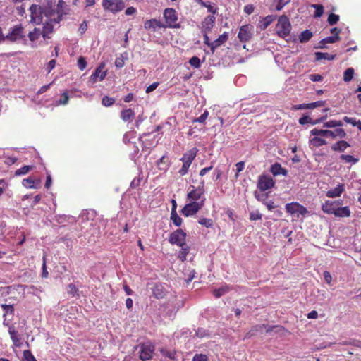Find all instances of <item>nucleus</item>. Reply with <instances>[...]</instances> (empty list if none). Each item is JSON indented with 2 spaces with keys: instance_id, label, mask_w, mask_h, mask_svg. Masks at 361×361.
<instances>
[{
  "instance_id": "obj_1",
  "label": "nucleus",
  "mask_w": 361,
  "mask_h": 361,
  "mask_svg": "<svg viewBox=\"0 0 361 361\" xmlns=\"http://www.w3.org/2000/svg\"><path fill=\"white\" fill-rule=\"evenodd\" d=\"M310 135L335 139L337 137L344 138L346 136V133L343 128H337L334 130L314 128L310 131Z\"/></svg>"
},
{
  "instance_id": "obj_40",
  "label": "nucleus",
  "mask_w": 361,
  "mask_h": 361,
  "mask_svg": "<svg viewBox=\"0 0 361 361\" xmlns=\"http://www.w3.org/2000/svg\"><path fill=\"white\" fill-rule=\"evenodd\" d=\"M32 166H24L15 171V176H19L27 174L32 169Z\"/></svg>"
},
{
  "instance_id": "obj_7",
  "label": "nucleus",
  "mask_w": 361,
  "mask_h": 361,
  "mask_svg": "<svg viewBox=\"0 0 361 361\" xmlns=\"http://www.w3.org/2000/svg\"><path fill=\"white\" fill-rule=\"evenodd\" d=\"M205 199L203 198L200 202H191L186 204L181 209V214L188 217L197 214L204 204Z\"/></svg>"
},
{
  "instance_id": "obj_39",
  "label": "nucleus",
  "mask_w": 361,
  "mask_h": 361,
  "mask_svg": "<svg viewBox=\"0 0 361 361\" xmlns=\"http://www.w3.org/2000/svg\"><path fill=\"white\" fill-rule=\"evenodd\" d=\"M354 75V69L353 68H348L343 73V80L345 82H350Z\"/></svg>"
},
{
  "instance_id": "obj_43",
  "label": "nucleus",
  "mask_w": 361,
  "mask_h": 361,
  "mask_svg": "<svg viewBox=\"0 0 361 361\" xmlns=\"http://www.w3.org/2000/svg\"><path fill=\"white\" fill-rule=\"evenodd\" d=\"M340 40V37L338 35H332L327 37L322 40H321L320 43L322 44H325L327 43H335Z\"/></svg>"
},
{
  "instance_id": "obj_59",
  "label": "nucleus",
  "mask_w": 361,
  "mask_h": 361,
  "mask_svg": "<svg viewBox=\"0 0 361 361\" xmlns=\"http://www.w3.org/2000/svg\"><path fill=\"white\" fill-rule=\"evenodd\" d=\"M292 109L296 111V110H300V109H310V105L308 103V104H300L294 105L292 107Z\"/></svg>"
},
{
  "instance_id": "obj_4",
  "label": "nucleus",
  "mask_w": 361,
  "mask_h": 361,
  "mask_svg": "<svg viewBox=\"0 0 361 361\" xmlns=\"http://www.w3.org/2000/svg\"><path fill=\"white\" fill-rule=\"evenodd\" d=\"M164 18L166 23V27L179 28L180 24L177 23L178 15L174 8H168L164 11Z\"/></svg>"
},
{
  "instance_id": "obj_21",
  "label": "nucleus",
  "mask_w": 361,
  "mask_h": 361,
  "mask_svg": "<svg viewBox=\"0 0 361 361\" xmlns=\"http://www.w3.org/2000/svg\"><path fill=\"white\" fill-rule=\"evenodd\" d=\"M345 190V186L344 184H338L335 188L333 190H328L326 192V197L329 198H335L338 197L341 195V194Z\"/></svg>"
},
{
  "instance_id": "obj_24",
  "label": "nucleus",
  "mask_w": 361,
  "mask_h": 361,
  "mask_svg": "<svg viewBox=\"0 0 361 361\" xmlns=\"http://www.w3.org/2000/svg\"><path fill=\"white\" fill-rule=\"evenodd\" d=\"M270 171L274 176L279 175L286 176L288 175V171L283 168L279 163H275L271 165Z\"/></svg>"
},
{
  "instance_id": "obj_27",
  "label": "nucleus",
  "mask_w": 361,
  "mask_h": 361,
  "mask_svg": "<svg viewBox=\"0 0 361 361\" xmlns=\"http://www.w3.org/2000/svg\"><path fill=\"white\" fill-rule=\"evenodd\" d=\"M350 214H351V212H350L349 207L345 206V207H337L334 215L336 217L343 218V217H349L350 216Z\"/></svg>"
},
{
  "instance_id": "obj_36",
  "label": "nucleus",
  "mask_w": 361,
  "mask_h": 361,
  "mask_svg": "<svg viewBox=\"0 0 361 361\" xmlns=\"http://www.w3.org/2000/svg\"><path fill=\"white\" fill-rule=\"evenodd\" d=\"M316 59L317 60H321V59H327V60H334L336 57V55H331L329 53H323V52H317L315 53Z\"/></svg>"
},
{
  "instance_id": "obj_51",
  "label": "nucleus",
  "mask_w": 361,
  "mask_h": 361,
  "mask_svg": "<svg viewBox=\"0 0 361 361\" xmlns=\"http://www.w3.org/2000/svg\"><path fill=\"white\" fill-rule=\"evenodd\" d=\"M115 102V100L114 98L109 97L108 96H105L103 97L102 104L104 106H112Z\"/></svg>"
},
{
  "instance_id": "obj_15",
  "label": "nucleus",
  "mask_w": 361,
  "mask_h": 361,
  "mask_svg": "<svg viewBox=\"0 0 361 361\" xmlns=\"http://www.w3.org/2000/svg\"><path fill=\"white\" fill-rule=\"evenodd\" d=\"M154 350V348L152 345H142L140 350V359L142 361L150 360Z\"/></svg>"
},
{
  "instance_id": "obj_61",
  "label": "nucleus",
  "mask_w": 361,
  "mask_h": 361,
  "mask_svg": "<svg viewBox=\"0 0 361 361\" xmlns=\"http://www.w3.org/2000/svg\"><path fill=\"white\" fill-rule=\"evenodd\" d=\"M290 0H279L276 5V9L281 11L286 4L290 2Z\"/></svg>"
},
{
  "instance_id": "obj_44",
  "label": "nucleus",
  "mask_w": 361,
  "mask_h": 361,
  "mask_svg": "<svg viewBox=\"0 0 361 361\" xmlns=\"http://www.w3.org/2000/svg\"><path fill=\"white\" fill-rule=\"evenodd\" d=\"M198 223L206 228H212L213 226V220L204 217L200 218Z\"/></svg>"
},
{
  "instance_id": "obj_45",
  "label": "nucleus",
  "mask_w": 361,
  "mask_h": 361,
  "mask_svg": "<svg viewBox=\"0 0 361 361\" xmlns=\"http://www.w3.org/2000/svg\"><path fill=\"white\" fill-rule=\"evenodd\" d=\"M312 7L315 8L314 16L315 18H319L324 13V7L321 4H312Z\"/></svg>"
},
{
  "instance_id": "obj_63",
  "label": "nucleus",
  "mask_w": 361,
  "mask_h": 361,
  "mask_svg": "<svg viewBox=\"0 0 361 361\" xmlns=\"http://www.w3.org/2000/svg\"><path fill=\"white\" fill-rule=\"evenodd\" d=\"M141 183V178L137 177L135 178L130 183V187L132 188H135L140 186Z\"/></svg>"
},
{
  "instance_id": "obj_14",
  "label": "nucleus",
  "mask_w": 361,
  "mask_h": 361,
  "mask_svg": "<svg viewBox=\"0 0 361 361\" xmlns=\"http://www.w3.org/2000/svg\"><path fill=\"white\" fill-rule=\"evenodd\" d=\"M252 26L250 25H245L240 28L238 34L239 40L242 42H246L249 41L252 37Z\"/></svg>"
},
{
  "instance_id": "obj_54",
  "label": "nucleus",
  "mask_w": 361,
  "mask_h": 361,
  "mask_svg": "<svg viewBox=\"0 0 361 361\" xmlns=\"http://www.w3.org/2000/svg\"><path fill=\"white\" fill-rule=\"evenodd\" d=\"M68 293L74 296L77 295L78 289L76 288L75 285L73 283H70L68 285Z\"/></svg>"
},
{
  "instance_id": "obj_41",
  "label": "nucleus",
  "mask_w": 361,
  "mask_h": 361,
  "mask_svg": "<svg viewBox=\"0 0 361 361\" xmlns=\"http://www.w3.org/2000/svg\"><path fill=\"white\" fill-rule=\"evenodd\" d=\"M41 34L42 32L39 29L35 28L33 31L29 32L28 37L30 41L34 42L39 39Z\"/></svg>"
},
{
  "instance_id": "obj_60",
  "label": "nucleus",
  "mask_w": 361,
  "mask_h": 361,
  "mask_svg": "<svg viewBox=\"0 0 361 361\" xmlns=\"http://www.w3.org/2000/svg\"><path fill=\"white\" fill-rule=\"evenodd\" d=\"M192 361H208V359L206 355L196 354L193 357Z\"/></svg>"
},
{
  "instance_id": "obj_47",
  "label": "nucleus",
  "mask_w": 361,
  "mask_h": 361,
  "mask_svg": "<svg viewBox=\"0 0 361 361\" xmlns=\"http://www.w3.org/2000/svg\"><path fill=\"white\" fill-rule=\"evenodd\" d=\"M181 250L179 251L178 253V257L182 260L184 261L186 259L187 255L189 253V247H180Z\"/></svg>"
},
{
  "instance_id": "obj_49",
  "label": "nucleus",
  "mask_w": 361,
  "mask_h": 361,
  "mask_svg": "<svg viewBox=\"0 0 361 361\" xmlns=\"http://www.w3.org/2000/svg\"><path fill=\"white\" fill-rule=\"evenodd\" d=\"M189 63L195 68H199L201 66L200 59L197 56L191 57L189 60Z\"/></svg>"
},
{
  "instance_id": "obj_64",
  "label": "nucleus",
  "mask_w": 361,
  "mask_h": 361,
  "mask_svg": "<svg viewBox=\"0 0 361 361\" xmlns=\"http://www.w3.org/2000/svg\"><path fill=\"white\" fill-rule=\"evenodd\" d=\"M56 61L55 59H51L47 65V70L48 73H50L56 66Z\"/></svg>"
},
{
  "instance_id": "obj_8",
  "label": "nucleus",
  "mask_w": 361,
  "mask_h": 361,
  "mask_svg": "<svg viewBox=\"0 0 361 361\" xmlns=\"http://www.w3.org/2000/svg\"><path fill=\"white\" fill-rule=\"evenodd\" d=\"M185 238L186 233L182 229H177L170 234L169 241L172 245L183 247L185 246Z\"/></svg>"
},
{
  "instance_id": "obj_18",
  "label": "nucleus",
  "mask_w": 361,
  "mask_h": 361,
  "mask_svg": "<svg viewBox=\"0 0 361 361\" xmlns=\"http://www.w3.org/2000/svg\"><path fill=\"white\" fill-rule=\"evenodd\" d=\"M167 293V290L161 283L155 284L152 289V295L156 299H162L165 298Z\"/></svg>"
},
{
  "instance_id": "obj_42",
  "label": "nucleus",
  "mask_w": 361,
  "mask_h": 361,
  "mask_svg": "<svg viewBox=\"0 0 361 361\" xmlns=\"http://www.w3.org/2000/svg\"><path fill=\"white\" fill-rule=\"evenodd\" d=\"M1 307L4 310V317H5L6 314H14V307L13 305H7V304H1Z\"/></svg>"
},
{
  "instance_id": "obj_58",
  "label": "nucleus",
  "mask_w": 361,
  "mask_h": 361,
  "mask_svg": "<svg viewBox=\"0 0 361 361\" xmlns=\"http://www.w3.org/2000/svg\"><path fill=\"white\" fill-rule=\"evenodd\" d=\"M262 214L259 212H252L250 214V219L252 221L260 220Z\"/></svg>"
},
{
  "instance_id": "obj_56",
  "label": "nucleus",
  "mask_w": 361,
  "mask_h": 361,
  "mask_svg": "<svg viewBox=\"0 0 361 361\" xmlns=\"http://www.w3.org/2000/svg\"><path fill=\"white\" fill-rule=\"evenodd\" d=\"M208 115L209 112L207 111H205L200 117L195 118L194 120V122L204 123V121L208 117Z\"/></svg>"
},
{
  "instance_id": "obj_35",
  "label": "nucleus",
  "mask_w": 361,
  "mask_h": 361,
  "mask_svg": "<svg viewBox=\"0 0 361 361\" xmlns=\"http://www.w3.org/2000/svg\"><path fill=\"white\" fill-rule=\"evenodd\" d=\"M229 290V288L227 286L220 287L217 289H214L213 290V294L216 298H220L221 296L227 293Z\"/></svg>"
},
{
  "instance_id": "obj_33",
  "label": "nucleus",
  "mask_w": 361,
  "mask_h": 361,
  "mask_svg": "<svg viewBox=\"0 0 361 361\" xmlns=\"http://www.w3.org/2000/svg\"><path fill=\"white\" fill-rule=\"evenodd\" d=\"M312 32L309 30H305L301 32L299 36V39L301 43L308 42L312 37Z\"/></svg>"
},
{
  "instance_id": "obj_48",
  "label": "nucleus",
  "mask_w": 361,
  "mask_h": 361,
  "mask_svg": "<svg viewBox=\"0 0 361 361\" xmlns=\"http://www.w3.org/2000/svg\"><path fill=\"white\" fill-rule=\"evenodd\" d=\"M23 361H37L32 353L29 350L23 351Z\"/></svg>"
},
{
  "instance_id": "obj_38",
  "label": "nucleus",
  "mask_w": 361,
  "mask_h": 361,
  "mask_svg": "<svg viewBox=\"0 0 361 361\" xmlns=\"http://www.w3.org/2000/svg\"><path fill=\"white\" fill-rule=\"evenodd\" d=\"M343 126V122L341 121L337 120H330L327 122H325L323 124V127L324 128H335V127H341Z\"/></svg>"
},
{
  "instance_id": "obj_10",
  "label": "nucleus",
  "mask_w": 361,
  "mask_h": 361,
  "mask_svg": "<svg viewBox=\"0 0 361 361\" xmlns=\"http://www.w3.org/2000/svg\"><path fill=\"white\" fill-rule=\"evenodd\" d=\"M30 11L31 13V22L36 24H40L42 22L43 19L42 6L36 4H32L30 7Z\"/></svg>"
},
{
  "instance_id": "obj_57",
  "label": "nucleus",
  "mask_w": 361,
  "mask_h": 361,
  "mask_svg": "<svg viewBox=\"0 0 361 361\" xmlns=\"http://www.w3.org/2000/svg\"><path fill=\"white\" fill-rule=\"evenodd\" d=\"M236 167V173H235V178H238V173L241 172L244 168H245V162L244 161H239L235 164Z\"/></svg>"
},
{
  "instance_id": "obj_16",
  "label": "nucleus",
  "mask_w": 361,
  "mask_h": 361,
  "mask_svg": "<svg viewBox=\"0 0 361 361\" xmlns=\"http://www.w3.org/2000/svg\"><path fill=\"white\" fill-rule=\"evenodd\" d=\"M104 66H105L104 63H101L99 65V66L95 69L94 73L91 75L90 80L93 82H96L97 80V78H99V80L100 81L103 80L105 78V77L106 75V71H104Z\"/></svg>"
},
{
  "instance_id": "obj_25",
  "label": "nucleus",
  "mask_w": 361,
  "mask_h": 361,
  "mask_svg": "<svg viewBox=\"0 0 361 361\" xmlns=\"http://www.w3.org/2000/svg\"><path fill=\"white\" fill-rule=\"evenodd\" d=\"M215 18L214 16H207L204 18L202 22V32H209L214 25Z\"/></svg>"
},
{
  "instance_id": "obj_6",
  "label": "nucleus",
  "mask_w": 361,
  "mask_h": 361,
  "mask_svg": "<svg viewBox=\"0 0 361 361\" xmlns=\"http://www.w3.org/2000/svg\"><path fill=\"white\" fill-rule=\"evenodd\" d=\"M102 6L105 11L116 13L125 8V3L123 0H102Z\"/></svg>"
},
{
  "instance_id": "obj_28",
  "label": "nucleus",
  "mask_w": 361,
  "mask_h": 361,
  "mask_svg": "<svg viewBox=\"0 0 361 361\" xmlns=\"http://www.w3.org/2000/svg\"><path fill=\"white\" fill-rule=\"evenodd\" d=\"M135 117V112L132 109H123L121 111V118L126 122L131 121Z\"/></svg>"
},
{
  "instance_id": "obj_26",
  "label": "nucleus",
  "mask_w": 361,
  "mask_h": 361,
  "mask_svg": "<svg viewBox=\"0 0 361 361\" xmlns=\"http://www.w3.org/2000/svg\"><path fill=\"white\" fill-rule=\"evenodd\" d=\"M326 118V116L316 120H312L308 116H302L301 118H299V123L300 125H305L306 123H311L312 125H315L321 123L322 121L325 120Z\"/></svg>"
},
{
  "instance_id": "obj_31",
  "label": "nucleus",
  "mask_w": 361,
  "mask_h": 361,
  "mask_svg": "<svg viewBox=\"0 0 361 361\" xmlns=\"http://www.w3.org/2000/svg\"><path fill=\"white\" fill-rule=\"evenodd\" d=\"M322 136H314L312 138L310 139V145L314 147H319L323 145H326V142L324 139L321 137Z\"/></svg>"
},
{
  "instance_id": "obj_32",
  "label": "nucleus",
  "mask_w": 361,
  "mask_h": 361,
  "mask_svg": "<svg viewBox=\"0 0 361 361\" xmlns=\"http://www.w3.org/2000/svg\"><path fill=\"white\" fill-rule=\"evenodd\" d=\"M197 3L201 5L203 7H206L207 8L208 12L216 14L217 13V8L212 6L210 2H204L202 0H195Z\"/></svg>"
},
{
  "instance_id": "obj_19",
  "label": "nucleus",
  "mask_w": 361,
  "mask_h": 361,
  "mask_svg": "<svg viewBox=\"0 0 361 361\" xmlns=\"http://www.w3.org/2000/svg\"><path fill=\"white\" fill-rule=\"evenodd\" d=\"M228 39V35L227 32H224L222 35H219V37L212 42L211 44V51L212 53L214 54L216 49L223 44H224Z\"/></svg>"
},
{
  "instance_id": "obj_30",
  "label": "nucleus",
  "mask_w": 361,
  "mask_h": 361,
  "mask_svg": "<svg viewBox=\"0 0 361 361\" xmlns=\"http://www.w3.org/2000/svg\"><path fill=\"white\" fill-rule=\"evenodd\" d=\"M53 22L47 21L44 24L42 35L44 39H49V35L53 32Z\"/></svg>"
},
{
  "instance_id": "obj_13",
  "label": "nucleus",
  "mask_w": 361,
  "mask_h": 361,
  "mask_svg": "<svg viewBox=\"0 0 361 361\" xmlns=\"http://www.w3.org/2000/svg\"><path fill=\"white\" fill-rule=\"evenodd\" d=\"M202 185H204L203 182ZM191 187L192 190L188 193L187 198L192 202H197L204 193V186L202 185L197 188L194 186Z\"/></svg>"
},
{
  "instance_id": "obj_5",
  "label": "nucleus",
  "mask_w": 361,
  "mask_h": 361,
  "mask_svg": "<svg viewBox=\"0 0 361 361\" xmlns=\"http://www.w3.org/2000/svg\"><path fill=\"white\" fill-rule=\"evenodd\" d=\"M43 17L45 16L50 22L59 23L61 20V13L59 11H56L55 6L47 5L42 6Z\"/></svg>"
},
{
  "instance_id": "obj_9",
  "label": "nucleus",
  "mask_w": 361,
  "mask_h": 361,
  "mask_svg": "<svg viewBox=\"0 0 361 361\" xmlns=\"http://www.w3.org/2000/svg\"><path fill=\"white\" fill-rule=\"evenodd\" d=\"M285 208L286 212L290 214H298L302 216H305L309 214V211L306 207L296 202L287 203Z\"/></svg>"
},
{
  "instance_id": "obj_52",
  "label": "nucleus",
  "mask_w": 361,
  "mask_h": 361,
  "mask_svg": "<svg viewBox=\"0 0 361 361\" xmlns=\"http://www.w3.org/2000/svg\"><path fill=\"white\" fill-rule=\"evenodd\" d=\"M340 158L341 159L345 161L346 162H351L353 164H355L358 161L357 159H355L354 157L349 154H342L341 155Z\"/></svg>"
},
{
  "instance_id": "obj_23",
  "label": "nucleus",
  "mask_w": 361,
  "mask_h": 361,
  "mask_svg": "<svg viewBox=\"0 0 361 361\" xmlns=\"http://www.w3.org/2000/svg\"><path fill=\"white\" fill-rule=\"evenodd\" d=\"M278 327H279L278 326H268L266 324L256 325V326H253L252 329L246 334L245 338H250L251 336L255 335V332L261 330L262 328H265L266 332L269 333V332H271V331H273V329L274 328H278Z\"/></svg>"
},
{
  "instance_id": "obj_22",
  "label": "nucleus",
  "mask_w": 361,
  "mask_h": 361,
  "mask_svg": "<svg viewBox=\"0 0 361 361\" xmlns=\"http://www.w3.org/2000/svg\"><path fill=\"white\" fill-rule=\"evenodd\" d=\"M336 203L331 200H326L322 205V210L326 214H334L337 207Z\"/></svg>"
},
{
  "instance_id": "obj_12",
  "label": "nucleus",
  "mask_w": 361,
  "mask_h": 361,
  "mask_svg": "<svg viewBox=\"0 0 361 361\" xmlns=\"http://www.w3.org/2000/svg\"><path fill=\"white\" fill-rule=\"evenodd\" d=\"M23 37V27L21 24H19L12 28V30L6 36V38L7 40L13 42L22 39Z\"/></svg>"
},
{
  "instance_id": "obj_34",
  "label": "nucleus",
  "mask_w": 361,
  "mask_h": 361,
  "mask_svg": "<svg viewBox=\"0 0 361 361\" xmlns=\"http://www.w3.org/2000/svg\"><path fill=\"white\" fill-rule=\"evenodd\" d=\"M275 20V17L271 15H269L263 18L261 21L260 27L262 30H265L271 23Z\"/></svg>"
},
{
  "instance_id": "obj_53",
  "label": "nucleus",
  "mask_w": 361,
  "mask_h": 361,
  "mask_svg": "<svg viewBox=\"0 0 361 361\" xmlns=\"http://www.w3.org/2000/svg\"><path fill=\"white\" fill-rule=\"evenodd\" d=\"M78 66L80 71H83L87 67V62L84 57L80 56L78 60Z\"/></svg>"
},
{
  "instance_id": "obj_50",
  "label": "nucleus",
  "mask_w": 361,
  "mask_h": 361,
  "mask_svg": "<svg viewBox=\"0 0 361 361\" xmlns=\"http://www.w3.org/2000/svg\"><path fill=\"white\" fill-rule=\"evenodd\" d=\"M339 16L334 13L329 14L327 21L330 25L336 24L339 20Z\"/></svg>"
},
{
  "instance_id": "obj_2",
  "label": "nucleus",
  "mask_w": 361,
  "mask_h": 361,
  "mask_svg": "<svg viewBox=\"0 0 361 361\" xmlns=\"http://www.w3.org/2000/svg\"><path fill=\"white\" fill-rule=\"evenodd\" d=\"M197 152V148L194 147L183 154L182 158L180 159V161H183V166L178 171L180 176H184L188 173V169L192 162L196 157Z\"/></svg>"
},
{
  "instance_id": "obj_3",
  "label": "nucleus",
  "mask_w": 361,
  "mask_h": 361,
  "mask_svg": "<svg viewBox=\"0 0 361 361\" xmlns=\"http://www.w3.org/2000/svg\"><path fill=\"white\" fill-rule=\"evenodd\" d=\"M276 30L278 35L281 37L285 38L290 35L291 24L287 16H281L279 18Z\"/></svg>"
},
{
  "instance_id": "obj_62",
  "label": "nucleus",
  "mask_w": 361,
  "mask_h": 361,
  "mask_svg": "<svg viewBox=\"0 0 361 361\" xmlns=\"http://www.w3.org/2000/svg\"><path fill=\"white\" fill-rule=\"evenodd\" d=\"M69 97L67 92L62 94V98L58 102V104H66L68 102Z\"/></svg>"
},
{
  "instance_id": "obj_20",
  "label": "nucleus",
  "mask_w": 361,
  "mask_h": 361,
  "mask_svg": "<svg viewBox=\"0 0 361 361\" xmlns=\"http://www.w3.org/2000/svg\"><path fill=\"white\" fill-rule=\"evenodd\" d=\"M8 334H10L11 339L12 340L13 345L16 347L20 348L22 345V343L19 338V334L13 326H9Z\"/></svg>"
},
{
  "instance_id": "obj_17",
  "label": "nucleus",
  "mask_w": 361,
  "mask_h": 361,
  "mask_svg": "<svg viewBox=\"0 0 361 361\" xmlns=\"http://www.w3.org/2000/svg\"><path fill=\"white\" fill-rule=\"evenodd\" d=\"M162 27L165 28V25L156 18L147 20L144 23V28L146 30H152L154 32L157 28Z\"/></svg>"
},
{
  "instance_id": "obj_55",
  "label": "nucleus",
  "mask_w": 361,
  "mask_h": 361,
  "mask_svg": "<svg viewBox=\"0 0 361 361\" xmlns=\"http://www.w3.org/2000/svg\"><path fill=\"white\" fill-rule=\"evenodd\" d=\"M326 104L325 101H317L312 103H309L310 109H312L317 107L324 106Z\"/></svg>"
},
{
  "instance_id": "obj_46",
  "label": "nucleus",
  "mask_w": 361,
  "mask_h": 361,
  "mask_svg": "<svg viewBox=\"0 0 361 361\" xmlns=\"http://www.w3.org/2000/svg\"><path fill=\"white\" fill-rule=\"evenodd\" d=\"M22 183L26 188H37L35 185L34 179L30 177L23 179Z\"/></svg>"
},
{
  "instance_id": "obj_29",
  "label": "nucleus",
  "mask_w": 361,
  "mask_h": 361,
  "mask_svg": "<svg viewBox=\"0 0 361 361\" xmlns=\"http://www.w3.org/2000/svg\"><path fill=\"white\" fill-rule=\"evenodd\" d=\"M350 145L345 140H340L331 145V149L336 152H344Z\"/></svg>"
},
{
  "instance_id": "obj_37",
  "label": "nucleus",
  "mask_w": 361,
  "mask_h": 361,
  "mask_svg": "<svg viewBox=\"0 0 361 361\" xmlns=\"http://www.w3.org/2000/svg\"><path fill=\"white\" fill-rule=\"evenodd\" d=\"M171 220L176 226H180L182 224V219L178 215L176 211H171Z\"/></svg>"
},
{
  "instance_id": "obj_11",
  "label": "nucleus",
  "mask_w": 361,
  "mask_h": 361,
  "mask_svg": "<svg viewBox=\"0 0 361 361\" xmlns=\"http://www.w3.org/2000/svg\"><path fill=\"white\" fill-rule=\"evenodd\" d=\"M275 184L274 180L272 178L262 175L259 177L257 182V188L260 191H265L274 187Z\"/></svg>"
}]
</instances>
